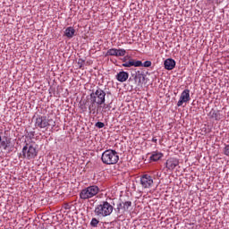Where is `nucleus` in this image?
I'll use <instances>...</instances> for the list:
<instances>
[{"label": "nucleus", "mask_w": 229, "mask_h": 229, "mask_svg": "<svg viewBox=\"0 0 229 229\" xmlns=\"http://www.w3.org/2000/svg\"><path fill=\"white\" fill-rule=\"evenodd\" d=\"M0 142H1V135H0Z\"/></svg>", "instance_id": "obj_29"}, {"label": "nucleus", "mask_w": 229, "mask_h": 229, "mask_svg": "<svg viewBox=\"0 0 229 229\" xmlns=\"http://www.w3.org/2000/svg\"><path fill=\"white\" fill-rule=\"evenodd\" d=\"M106 56H117V48H111L107 50Z\"/></svg>", "instance_id": "obj_17"}, {"label": "nucleus", "mask_w": 229, "mask_h": 229, "mask_svg": "<svg viewBox=\"0 0 229 229\" xmlns=\"http://www.w3.org/2000/svg\"><path fill=\"white\" fill-rule=\"evenodd\" d=\"M55 125L56 123L53 119H47L46 116H38L35 121L36 128H39L40 130H47L49 126L55 128Z\"/></svg>", "instance_id": "obj_4"}, {"label": "nucleus", "mask_w": 229, "mask_h": 229, "mask_svg": "<svg viewBox=\"0 0 229 229\" xmlns=\"http://www.w3.org/2000/svg\"><path fill=\"white\" fill-rule=\"evenodd\" d=\"M95 126L97 128H105V123L103 122H98Z\"/></svg>", "instance_id": "obj_23"}, {"label": "nucleus", "mask_w": 229, "mask_h": 229, "mask_svg": "<svg viewBox=\"0 0 229 229\" xmlns=\"http://www.w3.org/2000/svg\"><path fill=\"white\" fill-rule=\"evenodd\" d=\"M10 146H12V138H8L7 136H4V138L1 137L0 148L6 150Z\"/></svg>", "instance_id": "obj_10"}, {"label": "nucleus", "mask_w": 229, "mask_h": 229, "mask_svg": "<svg viewBox=\"0 0 229 229\" xmlns=\"http://www.w3.org/2000/svg\"><path fill=\"white\" fill-rule=\"evenodd\" d=\"M94 212L99 217H106L114 212V206L108 203V201H102L95 208Z\"/></svg>", "instance_id": "obj_3"}, {"label": "nucleus", "mask_w": 229, "mask_h": 229, "mask_svg": "<svg viewBox=\"0 0 229 229\" xmlns=\"http://www.w3.org/2000/svg\"><path fill=\"white\" fill-rule=\"evenodd\" d=\"M142 66H143V67H151V61H145V62L142 64Z\"/></svg>", "instance_id": "obj_24"}, {"label": "nucleus", "mask_w": 229, "mask_h": 229, "mask_svg": "<svg viewBox=\"0 0 229 229\" xmlns=\"http://www.w3.org/2000/svg\"><path fill=\"white\" fill-rule=\"evenodd\" d=\"M164 65H165V69H166V71H173V69H174V67H176V61H174V59L168 58V59L165 60Z\"/></svg>", "instance_id": "obj_11"}, {"label": "nucleus", "mask_w": 229, "mask_h": 229, "mask_svg": "<svg viewBox=\"0 0 229 229\" xmlns=\"http://www.w3.org/2000/svg\"><path fill=\"white\" fill-rule=\"evenodd\" d=\"M130 207H131V201H125L123 203V210H128V208H130Z\"/></svg>", "instance_id": "obj_21"}, {"label": "nucleus", "mask_w": 229, "mask_h": 229, "mask_svg": "<svg viewBox=\"0 0 229 229\" xmlns=\"http://www.w3.org/2000/svg\"><path fill=\"white\" fill-rule=\"evenodd\" d=\"M105 98H106V92L100 88H98L96 91H92L89 95L90 105L89 110L90 112H95L96 105H105Z\"/></svg>", "instance_id": "obj_1"}, {"label": "nucleus", "mask_w": 229, "mask_h": 229, "mask_svg": "<svg viewBox=\"0 0 229 229\" xmlns=\"http://www.w3.org/2000/svg\"><path fill=\"white\" fill-rule=\"evenodd\" d=\"M177 165H180V161L174 157H170L165 162V167L169 171H174V169H176Z\"/></svg>", "instance_id": "obj_9"}, {"label": "nucleus", "mask_w": 229, "mask_h": 229, "mask_svg": "<svg viewBox=\"0 0 229 229\" xmlns=\"http://www.w3.org/2000/svg\"><path fill=\"white\" fill-rule=\"evenodd\" d=\"M99 192V187L97 185L89 186L80 192L81 199H90V198H94Z\"/></svg>", "instance_id": "obj_5"}, {"label": "nucleus", "mask_w": 229, "mask_h": 229, "mask_svg": "<svg viewBox=\"0 0 229 229\" xmlns=\"http://www.w3.org/2000/svg\"><path fill=\"white\" fill-rule=\"evenodd\" d=\"M134 80H135V81H137V80H139V83H140V80H142V74L136 73V75L134 76Z\"/></svg>", "instance_id": "obj_22"}, {"label": "nucleus", "mask_w": 229, "mask_h": 229, "mask_svg": "<svg viewBox=\"0 0 229 229\" xmlns=\"http://www.w3.org/2000/svg\"><path fill=\"white\" fill-rule=\"evenodd\" d=\"M126 50L124 48L116 49V56H125Z\"/></svg>", "instance_id": "obj_18"}, {"label": "nucleus", "mask_w": 229, "mask_h": 229, "mask_svg": "<svg viewBox=\"0 0 229 229\" xmlns=\"http://www.w3.org/2000/svg\"><path fill=\"white\" fill-rule=\"evenodd\" d=\"M209 115L211 117V119H215V121H221L223 115L221 114V113L219 111H216L214 109H212L209 112Z\"/></svg>", "instance_id": "obj_15"}, {"label": "nucleus", "mask_w": 229, "mask_h": 229, "mask_svg": "<svg viewBox=\"0 0 229 229\" xmlns=\"http://www.w3.org/2000/svg\"><path fill=\"white\" fill-rule=\"evenodd\" d=\"M98 225H99V220H98V218H92L90 221V226H92V228H98Z\"/></svg>", "instance_id": "obj_19"}, {"label": "nucleus", "mask_w": 229, "mask_h": 229, "mask_svg": "<svg viewBox=\"0 0 229 229\" xmlns=\"http://www.w3.org/2000/svg\"><path fill=\"white\" fill-rule=\"evenodd\" d=\"M123 203L120 202L117 204V208H120L121 210H123Z\"/></svg>", "instance_id": "obj_27"}, {"label": "nucleus", "mask_w": 229, "mask_h": 229, "mask_svg": "<svg viewBox=\"0 0 229 229\" xmlns=\"http://www.w3.org/2000/svg\"><path fill=\"white\" fill-rule=\"evenodd\" d=\"M74 33H76V30L72 27H68L64 30V35L67 38H72V37H74Z\"/></svg>", "instance_id": "obj_16"}, {"label": "nucleus", "mask_w": 229, "mask_h": 229, "mask_svg": "<svg viewBox=\"0 0 229 229\" xmlns=\"http://www.w3.org/2000/svg\"><path fill=\"white\" fill-rule=\"evenodd\" d=\"M114 212H116L117 216H121V209L118 207H116Z\"/></svg>", "instance_id": "obj_26"}, {"label": "nucleus", "mask_w": 229, "mask_h": 229, "mask_svg": "<svg viewBox=\"0 0 229 229\" xmlns=\"http://www.w3.org/2000/svg\"><path fill=\"white\" fill-rule=\"evenodd\" d=\"M189 101H191V90L186 89L182 92L177 106H182L183 103H189Z\"/></svg>", "instance_id": "obj_8"}, {"label": "nucleus", "mask_w": 229, "mask_h": 229, "mask_svg": "<svg viewBox=\"0 0 229 229\" xmlns=\"http://www.w3.org/2000/svg\"><path fill=\"white\" fill-rule=\"evenodd\" d=\"M158 140H157V138H152V142H154L155 144H157Z\"/></svg>", "instance_id": "obj_28"}, {"label": "nucleus", "mask_w": 229, "mask_h": 229, "mask_svg": "<svg viewBox=\"0 0 229 229\" xmlns=\"http://www.w3.org/2000/svg\"><path fill=\"white\" fill-rule=\"evenodd\" d=\"M163 157L164 154L162 152L154 151L151 153L149 160L151 162H158V160H160V158H162Z\"/></svg>", "instance_id": "obj_14"}, {"label": "nucleus", "mask_w": 229, "mask_h": 229, "mask_svg": "<svg viewBox=\"0 0 229 229\" xmlns=\"http://www.w3.org/2000/svg\"><path fill=\"white\" fill-rule=\"evenodd\" d=\"M123 67H142V61H128L122 64Z\"/></svg>", "instance_id": "obj_13"}, {"label": "nucleus", "mask_w": 229, "mask_h": 229, "mask_svg": "<svg viewBox=\"0 0 229 229\" xmlns=\"http://www.w3.org/2000/svg\"><path fill=\"white\" fill-rule=\"evenodd\" d=\"M140 185L143 189H151L153 187V177L148 174L141 175Z\"/></svg>", "instance_id": "obj_7"}, {"label": "nucleus", "mask_w": 229, "mask_h": 229, "mask_svg": "<svg viewBox=\"0 0 229 229\" xmlns=\"http://www.w3.org/2000/svg\"><path fill=\"white\" fill-rule=\"evenodd\" d=\"M224 153L226 157H229V145L225 147Z\"/></svg>", "instance_id": "obj_25"}, {"label": "nucleus", "mask_w": 229, "mask_h": 229, "mask_svg": "<svg viewBox=\"0 0 229 229\" xmlns=\"http://www.w3.org/2000/svg\"><path fill=\"white\" fill-rule=\"evenodd\" d=\"M101 160L106 165H114L119 162V154L114 149H107L102 153Z\"/></svg>", "instance_id": "obj_2"}, {"label": "nucleus", "mask_w": 229, "mask_h": 229, "mask_svg": "<svg viewBox=\"0 0 229 229\" xmlns=\"http://www.w3.org/2000/svg\"><path fill=\"white\" fill-rule=\"evenodd\" d=\"M79 69H83V65H85V60L83 59H79L77 62Z\"/></svg>", "instance_id": "obj_20"}, {"label": "nucleus", "mask_w": 229, "mask_h": 229, "mask_svg": "<svg viewBox=\"0 0 229 229\" xmlns=\"http://www.w3.org/2000/svg\"><path fill=\"white\" fill-rule=\"evenodd\" d=\"M22 158H27V160H33L37 155H38V152L37 151V148H35L33 145H26L22 148Z\"/></svg>", "instance_id": "obj_6"}, {"label": "nucleus", "mask_w": 229, "mask_h": 229, "mask_svg": "<svg viewBox=\"0 0 229 229\" xmlns=\"http://www.w3.org/2000/svg\"><path fill=\"white\" fill-rule=\"evenodd\" d=\"M128 78H130V74L124 71H122L116 74V80L117 81H120V83H124Z\"/></svg>", "instance_id": "obj_12"}]
</instances>
